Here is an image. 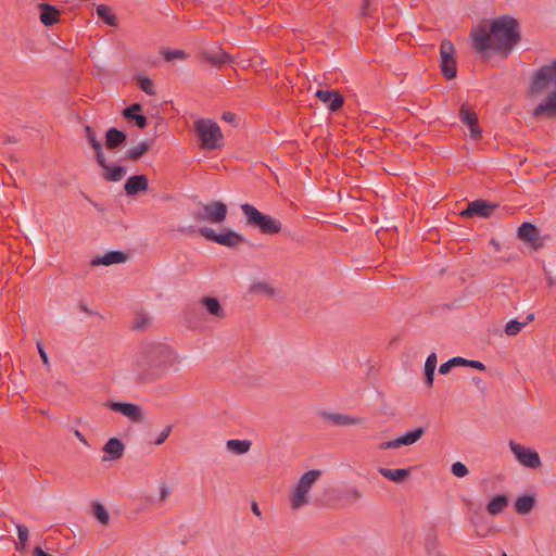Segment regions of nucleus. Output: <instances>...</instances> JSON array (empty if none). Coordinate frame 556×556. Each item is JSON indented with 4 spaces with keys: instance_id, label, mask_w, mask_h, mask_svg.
I'll use <instances>...</instances> for the list:
<instances>
[{
    "instance_id": "nucleus-1",
    "label": "nucleus",
    "mask_w": 556,
    "mask_h": 556,
    "mask_svg": "<svg viewBox=\"0 0 556 556\" xmlns=\"http://www.w3.org/2000/svg\"><path fill=\"white\" fill-rule=\"evenodd\" d=\"M471 47L481 56L488 58L490 52L507 58L521 39L519 22L503 15L486 23H480L470 31Z\"/></svg>"
},
{
    "instance_id": "nucleus-2",
    "label": "nucleus",
    "mask_w": 556,
    "mask_h": 556,
    "mask_svg": "<svg viewBox=\"0 0 556 556\" xmlns=\"http://www.w3.org/2000/svg\"><path fill=\"white\" fill-rule=\"evenodd\" d=\"M175 362L176 356L167 346L161 344L144 346L135 363L137 381L149 383L161 379Z\"/></svg>"
},
{
    "instance_id": "nucleus-3",
    "label": "nucleus",
    "mask_w": 556,
    "mask_h": 556,
    "mask_svg": "<svg viewBox=\"0 0 556 556\" xmlns=\"http://www.w3.org/2000/svg\"><path fill=\"white\" fill-rule=\"evenodd\" d=\"M248 226L257 228L262 233L275 235L281 230L279 219L258 211L254 205L244 203L240 206Z\"/></svg>"
},
{
    "instance_id": "nucleus-4",
    "label": "nucleus",
    "mask_w": 556,
    "mask_h": 556,
    "mask_svg": "<svg viewBox=\"0 0 556 556\" xmlns=\"http://www.w3.org/2000/svg\"><path fill=\"white\" fill-rule=\"evenodd\" d=\"M198 138L206 150H215L224 144L219 126L212 119H199L194 124Z\"/></svg>"
},
{
    "instance_id": "nucleus-5",
    "label": "nucleus",
    "mask_w": 556,
    "mask_h": 556,
    "mask_svg": "<svg viewBox=\"0 0 556 556\" xmlns=\"http://www.w3.org/2000/svg\"><path fill=\"white\" fill-rule=\"evenodd\" d=\"M321 471L318 469H313L306 471L299 480L296 486L291 493L290 501L291 507L293 509H298L306 504H308V492L312 485L320 478Z\"/></svg>"
},
{
    "instance_id": "nucleus-6",
    "label": "nucleus",
    "mask_w": 556,
    "mask_h": 556,
    "mask_svg": "<svg viewBox=\"0 0 556 556\" xmlns=\"http://www.w3.org/2000/svg\"><path fill=\"white\" fill-rule=\"evenodd\" d=\"M551 86L556 89V59L541 66L533 75L529 91L531 94H540Z\"/></svg>"
},
{
    "instance_id": "nucleus-7",
    "label": "nucleus",
    "mask_w": 556,
    "mask_h": 556,
    "mask_svg": "<svg viewBox=\"0 0 556 556\" xmlns=\"http://www.w3.org/2000/svg\"><path fill=\"white\" fill-rule=\"evenodd\" d=\"M227 205L222 201H211L203 204L193 213V219L197 222H207L212 224H220L227 217Z\"/></svg>"
},
{
    "instance_id": "nucleus-8",
    "label": "nucleus",
    "mask_w": 556,
    "mask_h": 556,
    "mask_svg": "<svg viewBox=\"0 0 556 556\" xmlns=\"http://www.w3.org/2000/svg\"><path fill=\"white\" fill-rule=\"evenodd\" d=\"M199 233L206 240L216 242L227 248H236L245 241L242 235L229 229L224 233H216L213 228L203 227L199 229Z\"/></svg>"
},
{
    "instance_id": "nucleus-9",
    "label": "nucleus",
    "mask_w": 556,
    "mask_h": 556,
    "mask_svg": "<svg viewBox=\"0 0 556 556\" xmlns=\"http://www.w3.org/2000/svg\"><path fill=\"white\" fill-rule=\"evenodd\" d=\"M509 447L516 459L525 467L538 469L542 466L540 455L535 450L523 446L513 440L509 441Z\"/></svg>"
},
{
    "instance_id": "nucleus-10",
    "label": "nucleus",
    "mask_w": 556,
    "mask_h": 556,
    "mask_svg": "<svg viewBox=\"0 0 556 556\" xmlns=\"http://www.w3.org/2000/svg\"><path fill=\"white\" fill-rule=\"evenodd\" d=\"M497 207V203H491L486 200L479 199L469 202L467 207L460 212V216L464 218H471L473 216L489 218Z\"/></svg>"
},
{
    "instance_id": "nucleus-11",
    "label": "nucleus",
    "mask_w": 556,
    "mask_h": 556,
    "mask_svg": "<svg viewBox=\"0 0 556 556\" xmlns=\"http://www.w3.org/2000/svg\"><path fill=\"white\" fill-rule=\"evenodd\" d=\"M104 406L113 412L119 413L132 422H140L143 420L142 409L139 405L128 402H114L108 401Z\"/></svg>"
},
{
    "instance_id": "nucleus-12",
    "label": "nucleus",
    "mask_w": 556,
    "mask_h": 556,
    "mask_svg": "<svg viewBox=\"0 0 556 556\" xmlns=\"http://www.w3.org/2000/svg\"><path fill=\"white\" fill-rule=\"evenodd\" d=\"M517 237L521 241L529 243L534 250H538L543 245V242L540 239L539 229L531 223H522L517 229Z\"/></svg>"
},
{
    "instance_id": "nucleus-13",
    "label": "nucleus",
    "mask_w": 556,
    "mask_h": 556,
    "mask_svg": "<svg viewBox=\"0 0 556 556\" xmlns=\"http://www.w3.org/2000/svg\"><path fill=\"white\" fill-rule=\"evenodd\" d=\"M459 119L463 124H466L469 127L470 136L472 139H478L481 137L478 116L467 103H463L459 109Z\"/></svg>"
},
{
    "instance_id": "nucleus-14",
    "label": "nucleus",
    "mask_w": 556,
    "mask_h": 556,
    "mask_svg": "<svg viewBox=\"0 0 556 556\" xmlns=\"http://www.w3.org/2000/svg\"><path fill=\"white\" fill-rule=\"evenodd\" d=\"M532 115L535 118L541 116L549 119L556 118V89L551 91L545 100L534 108Z\"/></svg>"
},
{
    "instance_id": "nucleus-15",
    "label": "nucleus",
    "mask_w": 556,
    "mask_h": 556,
    "mask_svg": "<svg viewBox=\"0 0 556 556\" xmlns=\"http://www.w3.org/2000/svg\"><path fill=\"white\" fill-rule=\"evenodd\" d=\"M321 417L325 420L330 421L332 425L340 427L356 426L364 422V419L362 417L339 413L323 412Z\"/></svg>"
},
{
    "instance_id": "nucleus-16",
    "label": "nucleus",
    "mask_w": 556,
    "mask_h": 556,
    "mask_svg": "<svg viewBox=\"0 0 556 556\" xmlns=\"http://www.w3.org/2000/svg\"><path fill=\"white\" fill-rule=\"evenodd\" d=\"M148 187V177L143 174H140L130 176L124 185V190L127 195L134 197L140 192L147 191Z\"/></svg>"
},
{
    "instance_id": "nucleus-17",
    "label": "nucleus",
    "mask_w": 556,
    "mask_h": 556,
    "mask_svg": "<svg viewBox=\"0 0 556 556\" xmlns=\"http://www.w3.org/2000/svg\"><path fill=\"white\" fill-rule=\"evenodd\" d=\"M141 111L142 106L140 103H132L123 110L122 115L127 121H134L139 129H146L148 126V119Z\"/></svg>"
},
{
    "instance_id": "nucleus-18",
    "label": "nucleus",
    "mask_w": 556,
    "mask_h": 556,
    "mask_svg": "<svg viewBox=\"0 0 556 556\" xmlns=\"http://www.w3.org/2000/svg\"><path fill=\"white\" fill-rule=\"evenodd\" d=\"M316 96L332 112L338 111L344 102L343 97L334 90H318Z\"/></svg>"
},
{
    "instance_id": "nucleus-19",
    "label": "nucleus",
    "mask_w": 556,
    "mask_h": 556,
    "mask_svg": "<svg viewBox=\"0 0 556 556\" xmlns=\"http://www.w3.org/2000/svg\"><path fill=\"white\" fill-rule=\"evenodd\" d=\"M201 58L203 61L217 68H220L224 64L231 61V56L222 49H217L216 51L205 50L201 53Z\"/></svg>"
},
{
    "instance_id": "nucleus-20",
    "label": "nucleus",
    "mask_w": 556,
    "mask_h": 556,
    "mask_svg": "<svg viewBox=\"0 0 556 556\" xmlns=\"http://www.w3.org/2000/svg\"><path fill=\"white\" fill-rule=\"evenodd\" d=\"M127 260V255L122 251H110L106 252L103 256H97L91 260L92 266H109L113 264L124 263Z\"/></svg>"
},
{
    "instance_id": "nucleus-21",
    "label": "nucleus",
    "mask_w": 556,
    "mask_h": 556,
    "mask_svg": "<svg viewBox=\"0 0 556 556\" xmlns=\"http://www.w3.org/2000/svg\"><path fill=\"white\" fill-rule=\"evenodd\" d=\"M127 139V136L124 131L112 127L105 132V147L109 150H115L122 147Z\"/></svg>"
},
{
    "instance_id": "nucleus-22",
    "label": "nucleus",
    "mask_w": 556,
    "mask_h": 556,
    "mask_svg": "<svg viewBox=\"0 0 556 556\" xmlns=\"http://www.w3.org/2000/svg\"><path fill=\"white\" fill-rule=\"evenodd\" d=\"M40 9V21L46 26H52L59 21L60 11L48 3L39 4Z\"/></svg>"
},
{
    "instance_id": "nucleus-23",
    "label": "nucleus",
    "mask_w": 556,
    "mask_h": 556,
    "mask_svg": "<svg viewBox=\"0 0 556 556\" xmlns=\"http://www.w3.org/2000/svg\"><path fill=\"white\" fill-rule=\"evenodd\" d=\"M86 138L90 146L96 150V160L99 166H104V154L102 152V143L97 139L93 128L89 125L85 126Z\"/></svg>"
},
{
    "instance_id": "nucleus-24",
    "label": "nucleus",
    "mask_w": 556,
    "mask_h": 556,
    "mask_svg": "<svg viewBox=\"0 0 556 556\" xmlns=\"http://www.w3.org/2000/svg\"><path fill=\"white\" fill-rule=\"evenodd\" d=\"M125 445L117 438H111L103 446V452L109 454L111 460L119 459L124 455Z\"/></svg>"
},
{
    "instance_id": "nucleus-25",
    "label": "nucleus",
    "mask_w": 556,
    "mask_h": 556,
    "mask_svg": "<svg viewBox=\"0 0 556 556\" xmlns=\"http://www.w3.org/2000/svg\"><path fill=\"white\" fill-rule=\"evenodd\" d=\"M378 471L382 477H384L393 482H396V483H402L410 475V469H408V468L407 469H404V468L389 469V468H384V467H379Z\"/></svg>"
},
{
    "instance_id": "nucleus-26",
    "label": "nucleus",
    "mask_w": 556,
    "mask_h": 556,
    "mask_svg": "<svg viewBox=\"0 0 556 556\" xmlns=\"http://www.w3.org/2000/svg\"><path fill=\"white\" fill-rule=\"evenodd\" d=\"M105 173L103 174V179H105L106 181H113V182H117L119 180H122L124 178V176L126 175V167L122 166V165H115V166H110L106 162V159L104 157V166H101Z\"/></svg>"
},
{
    "instance_id": "nucleus-27",
    "label": "nucleus",
    "mask_w": 556,
    "mask_h": 556,
    "mask_svg": "<svg viewBox=\"0 0 556 556\" xmlns=\"http://www.w3.org/2000/svg\"><path fill=\"white\" fill-rule=\"evenodd\" d=\"M200 302L208 314L218 318H224L226 316L223 306L216 298L203 296Z\"/></svg>"
},
{
    "instance_id": "nucleus-28",
    "label": "nucleus",
    "mask_w": 556,
    "mask_h": 556,
    "mask_svg": "<svg viewBox=\"0 0 556 556\" xmlns=\"http://www.w3.org/2000/svg\"><path fill=\"white\" fill-rule=\"evenodd\" d=\"M508 505L506 495L500 494L494 496L486 505V510L490 515L495 516L502 513Z\"/></svg>"
},
{
    "instance_id": "nucleus-29",
    "label": "nucleus",
    "mask_w": 556,
    "mask_h": 556,
    "mask_svg": "<svg viewBox=\"0 0 556 556\" xmlns=\"http://www.w3.org/2000/svg\"><path fill=\"white\" fill-rule=\"evenodd\" d=\"M251 446H252V442L250 440L231 439V440H228L226 443L227 450L237 455H242V454L248 453L250 451Z\"/></svg>"
},
{
    "instance_id": "nucleus-30",
    "label": "nucleus",
    "mask_w": 556,
    "mask_h": 556,
    "mask_svg": "<svg viewBox=\"0 0 556 556\" xmlns=\"http://www.w3.org/2000/svg\"><path fill=\"white\" fill-rule=\"evenodd\" d=\"M535 501L534 497L531 495H522L519 496L515 503L514 507L515 510L520 515H527L529 514L533 507H534Z\"/></svg>"
},
{
    "instance_id": "nucleus-31",
    "label": "nucleus",
    "mask_w": 556,
    "mask_h": 556,
    "mask_svg": "<svg viewBox=\"0 0 556 556\" xmlns=\"http://www.w3.org/2000/svg\"><path fill=\"white\" fill-rule=\"evenodd\" d=\"M437 354L431 353L428 355L426 363H425V381L428 387H432L433 384V378H434V371L437 367Z\"/></svg>"
},
{
    "instance_id": "nucleus-32",
    "label": "nucleus",
    "mask_w": 556,
    "mask_h": 556,
    "mask_svg": "<svg viewBox=\"0 0 556 556\" xmlns=\"http://www.w3.org/2000/svg\"><path fill=\"white\" fill-rule=\"evenodd\" d=\"M150 150V142L142 141L138 146L130 148L126 151L125 157L129 161L136 162L141 159Z\"/></svg>"
},
{
    "instance_id": "nucleus-33",
    "label": "nucleus",
    "mask_w": 556,
    "mask_h": 556,
    "mask_svg": "<svg viewBox=\"0 0 556 556\" xmlns=\"http://www.w3.org/2000/svg\"><path fill=\"white\" fill-rule=\"evenodd\" d=\"M425 432H426V429L422 427L416 428L412 431L406 432L405 434L399 437L400 445L401 446L402 445H412V444L416 443L418 440H420L422 438Z\"/></svg>"
},
{
    "instance_id": "nucleus-34",
    "label": "nucleus",
    "mask_w": 556,
    "mask_h": 556,
    "mask_svg": "<svg viewBox=\"0 0 556 556\" xmlns=\"http://www.w3.org/2000/svg\"><path fill=\"white\" fill-rule=\"evenodd\" d=\"M97 14L98 16L103 20L108 25L110 26H117V17L116 15L112 12V10L110 9V7L105 5V4H99L97 7Z\"/></svg>"
},
{
    "instance_id": "nucleus-35",
    "label": "nucleus",
    "mask_w": 556,
    "mask_h": 556,
    "mask_svg": "<svg viewBox=\"0 0 556 556\" xmlns=\"http://www.w3.org/2000/svg\"><path fill=\"white\" fill-rule=\"evenodd\" d=\"M455 54V48L454 45L450 40H443L440 45V56L441 61L440 64H443L454 58Z\"/></svg>"
},
{
    "instance_id": "nucleus-36",
    "label": "nucleus",
    "mask_w": 556,
    "mask_h": 556,
    "mask_svg": "<svg viewBox=\"0 0 556 556\" xmlns=\"http://www.w3.org/2000/svg\"><path fill=\"white\" fill-rule=\"evenodd\" d=\"M92 514L99 520L100 523H102V525L109 523L110 515H109L108 510L105 509V507L101 503L94 502L92 504Z\"/></svg>"
},
{
    "instance_id": "nucleus-37",
    "label": "nucleus",
    "mask_w": 556,
    "mask_h": 556,
    "mask_svg": "<svg viewBox=\"0 0 556 556\" xmlns=\"http://www.w3.org/2000/svg\"><path fill=\"white\" fill-rule=\"evenodd\" d=\"M440 66H441V72L446 79H453L456 77L457 66H456L455 58L447 61L446 65H445V63H443V64H440Z\"/></svg>"
},
{
    "instance_id": "nucleus-38",
    "label": "nucleus",
    "mask_w": 556,
    "mask_h": 556,
    "mask_svg": "<svg viewBox=\"0 0 556 556\" xmlns=\"http://www.w3.org/2000/svg\"><path fill=\"white\" fill-rule=\"evenodd\" d=\"M526 326L527 321L509 320L505 326V333L511 337L517 336Z\"/></svg>"
},
{
    "instance_id": "nucleus-39",
    "label": "nucleus",
    "mask_w": 556,
    "mask_h": 556,
    "mask_svg": "<svg viewBox=\"0 0 556 556\" xmlns=\"http://www.w3.org/2000/svg\"><path fill=\"white\" fill-rule=\"evenodd\" d=\"M138 85L140 89L149 96L155 94V90L153 88V81L144 76H138Z\"/></svg>"
},
{
    "instance_id": "nucleus-40",
    "label": "nucleus",
    "mask_w": 556,
    "mask_h": 556,
    "mask_svg": "<svg viewBox=\"0 0 556 556\" xmlns=\"http://www.w3.org/2000/svg\"><path fill=\"white\" fill-rule=\"evenodd\" d=\"M250 291L254 292V293L263 292V293L267 294L268 296H273L275 294L274 288L266 282L253 283L250 287Z\"/></svg>"
},
{
    "instance_id": "nucleus-41",
    "label": "nucleus",
    "mask_w": 556,
    "mask_h": 556,
    "mask_svg": "<svg viewBox=\"0 0 556 556\" xmlns=\"http://www.w3.org/2000/svg\"><path fill=\"white\" fill-rule=\"evenodd\" d=\"M16 529H17V535H18V541H20V546H16V548L18 549L20 547L23 548L25 546V544L27 543L28 536H29V531L26 526L20 525V523L16 525Z\"/></svg>"
},
{
    "instance_id": "nucleus-42",
    "label": "nucleus",
    "mask_w": 556,
    "mask_h": 556,
    "mask_svg": "<svg viewBox=\"0 0 556 556\" xmlns=\"http://www.w3.org/2000/svg\"><path fill=\"white\" fill-rule=\"evenodd\" d=\"M451 471L454 476L463 478L468 475V468L462 462H456L452 465Z\"/></svg>"
},
{
    "instance_id": "nucleus-43",
    "label": "nucleus",
    "mask_w": 556,
    "mask_h": 556,
    "mask_svg": "<svg viewBox=\"0 0 556 556\" xmlns=\"http://www.w3.org/2000/svg\"><path fill=\"white\" fill-rule=\"evenodd\" d=\"M163 56L166 61H173L176 59H185L186 53L184 50H166L163 52Z\"/></svg>"
},
{
    "instance_id": "nucleus-44",
    "label": "nucleus",
    "mask_w": 556,
    "mask_h": 556,
    "mask_svg": "<svg viewBox=\"0 0 556 556\" xmlns=\"http://www.w3.org/2000/svg\"><path fill=\"white\" fill-rule=\"evenodd\" d=\"M172 429H173V427L170 425L166 426L163 429V431L161 432V434L157 437V439L154 441V444H156V445L163 444L166 441V439L169 437Z\"/></svg>"
},
{
    "instance_id": "nucleus-45",
    "label": "nucleus",
    "mask_w": 556,
    "mask_h": 556,
    "mask_svg": "<svg viewBox=\"0 0 556 556\" xmlns=\"http://www.w3.org/2000/svg\"><path fill=\"white\" fill-rule=\"evenodd\" d=\"M363 494L357 489H350L346 491V500L355 503L361 500Z\"/></svg>"
},
{
    "instance_id": "nucleus-46",
    "label": "nucleus",
    "mask_w": 556,
    "mask_h": 556,
    "mask_svg": "<svg viewBox=\"0 0 556 556\" xmlns=\"http://www.w3.org/2000/svg\"><path fill=\"white\" fill-rule=\"evenodd\" d=\"M399 447H401L400 442H399V438H396L394 440L382 442L379 445L380 450L399 448Z\"/></svg>"
},
{
    "instance_id": "nucleus-47",
    "label": "nucleus",
    "mask_w": 556,
    "mask_h": 556,
    "mask_svg": "<svg viewBox=\"0 0 556 556\" xmlns=\"http://www.w3.org/2000/svg\"><path fill=\"white\" fill-rule=\"evenodd\" d=\"M371 14V3L370 0H363V4L359 10L361 16H370Z\"/></svg>"
},
{
    "instance_id": "nucleus-48",
    "label": "nucleus",
    "mask_w": 556,
    "mask_h": 556,
    "mask_svg": "<svg viewBox=\"0 0 556 556\" xmlns=\"http://www.w3.org/2000/svg\"><path fill=\"white\" fill-rule=\"evenodd\" d=\"M169 494H170V490L168 489V486H167V485H165V484H162V485L160 486V497H159V502H160V503L165 502V501L167 500V497L169 496Z\"/></svg>"
},
{
    "instance_id": "nucleus-49",
    "label": "nucleus",
    "mask_w": 556,
    "mask_h": 556,
    "mask_svg": "<svg viewBox=\"0 0 556 556\" xmlns=\"http://www.w3.org/2000/svg\"><path fill=\"white\" fill-rule=\"evenodd\" d=\"M454 367L453 363L451 362V359H448L447 362L443 363L440 365L439 367V372L441 375H446L451 371V369Z\"/></svg>"
},
{
    "instance_id": "nucleus-50",
    "label": "nucleus",
    "mask_w": 556,
    "mask_h": 556,
    "mask_svg": "<svg viewBox=\"0 0 556 556\" xmlns=\"http://www.w3.org/2000/svg\"><path fill=\"white\" fill-rule=\"evenodd\" d=\"M222 119L229 124H235L237 121V115L232 112H224Z\"/></svg>"
},
{
    "instance_id": "nucleus-51",
    "label": "nucleus",
    "mask_w": 556,
    "mask_h": 556,
    "mask_svg": "<svg viewBox=\"0 0 556 556\" xmlns=\"http://www.w3.org/2000/svg\"><path fill=\"white\" fill-rule=\"evenodd\" d=\"M37 349H38V353L43 362V364L48 365L49 364V358H48V355L42 346V344L40 342L37 343Z\"/></svg>"
},
{
    "instance_id": "nucleus-52",
    "label": "nucleus",
    "mask_w": 556,
    "mask_h": 556,
    "mask_svg": "<svg viewBox=\"0 0 556 556\" xmlns=\"http://www.w3.org/2000/svg\"><path fill=\"white\" fill-rule=\"evenodd\" d=\"M466 366L471 367V368H476V369H479V370H484L485 369L484 364L479 362V361H470V359H468V363L466 364Z\"/></svg>"
},
{
    "instance_id": "nucleus-53",
    "label": "nucleus",
    "mask_w": 556,
    "mask_h": 556,
    "mask_svg": "<svg viewBox=\"0 0 556 556\" xmlns=\"http://www.w3.org/2000/svg\"><path fill=\"white\" fill-rule=\"evenodd\" d=\"M451 362L453 363L454 367L466 366V364L468 363V359L460 357V356H456V357L451 358Z\"/></svg>"
},
{
    "instance_id": "nucleus-54",
    "label": "nucleus",
    "mask_w": 556,
    "mask_h": 556,
    "mask_svg": "<svg viewBox=\"0 0 556 556\" xmlns=\"http://www.w3.org/2000/svg\"><path fill=\"white\" fill-rule=\"evenodd\" d=\"M146 323H147V318L143 316H139L136 320L135 328L141 329L146 326Z\"/></svg>"
},
{
    "instance_id": "nucleus-55",
    "label": "nucleus",
    "mask_w": 556,
    "mask_h": 556,
    "mask_svg": "<svg viewBox=\"0 0 556 556\" xmlns=\"http://www.w3.org/2000/svg\"><path fill=\"white\" fill-rule=\"evenodd\" d=\"M437 541L435 539L428 540L426 543V549L430 554L432 549L435 548Z\"/></svg>"
},
{
    "instance_id": "nucleus-56",
    "label": "nucleus",
    "mask_w": 556,
    "mask_h": 556,
    "mask_svg": "<svg viewBox=\"0 0 556 556\" xmlns=\"http://www.w3.org/2000/svg\"><path fill=\"white\" fill-rule=\"evenodd\" d=\"M34 556H54V555L42 551L41 547H39V546H36L34 548Z\"/></svg>"
},
{
    "instance_id": "nucleus-57",
    "label": "nucleus",
    "mask_w": 556,
    "mask_h": 556,
    "mask_svg": "<svg viewBox=\"0 0 556 556\" xmlns=\"http://www.w3.org/2000/svg\"><path fill=\"white\" fill-rule=\"evenodd\" d=\"M74 434L75 437L81 442L84 443L85 445H88V441L86 439V437L79 431V430H74Z\"/></svg>"
},
{
    "instance_id": "nucleus-58",
    "label": "nucleus",
    "mask_w": 556,
    "mask_h": 556,
    "mask_svg": "<svg viewBox=\"0 0 556 556\" xmlns=\"http://www.w3.org/2000/svg\"><path fill=\"white\" fill-rule=\"evenodd\" d=\"M78 308L83 312V313H86V314H94L91 309L88 308L87 304L85 302H79L78 304Z\"/></svg>"
},
{
    "instance_id": "nucleus-59",
    "label": "nucleus",
    "mask_w": 556,
    "mask_h": 556,
    "mask_svg": "<svg viewBox=\"0 0 556 556\" xmlns=\"http://www.w3.org/2000/svg\"><path fill=\"white\" fill-rule=\"evenodd\" d=\"M251 508H252L253 514H255L256 516H261V510H260L258 505H257L256 502L252 503Z\"/></svg>"
},
{
    "instance_id": "nucleus-60",
    "label": "nucleus",
    "mask_w": 556,
    "mask_h": 556,
    "mask_svg": "<svg viewBox=\"0 0 556 556\" xmlns=\"http://www.w3.org/2000/svg\"><path fill=\"white\" fill-rule=\"evenodd\" d=\"M12 142H16L15 139H12L11 137L9 136H5L4 140H3V143H12Z\"/></svg>"
},
{
    "instance_id": "nucleus-61",
    "label": "nucleus",
    "mask_w": 556,
    "mask_h": 556,
    "mask_svg": "<svg viewBox=\"0 0 556 556\" xmlns=\"http://www.w3.org/2000/svg\"><path fill=\"white\" fill-rule=\"evenodd\" d=\"M534 319V314H529L526 318L527 325Z\"/></svg>"
},
{
    "instance_id": "nucleus-62",
    "label": "nucleus",
    "mask_w": 556,
    "mask_h": 556,
    "mask_svg": "<svg viewBox=\"0 0 556 556\" xmlns=\"http://www.w3.org/2000/svg\"><path fill=\"white\" fill-rule=\"evenodd\" d=\"M91 204L99 211H102V208L100 207V205L98 203H94V202H91Z\"/></svg>"
},
{
    "instance_id": "nucleus-63",
    "label": "nucleus",
    "mask_w": 556,
    "mask_h": 556,
    "mask_svg": "<svg viewBox=\"0 0 556 556\" xmlns=\"http://www.w3.org/2000/svg\"><path fill=\"white\" fill-rule=\"evenodd\" d=\"M502 556H507V554H506V553H503V554H502Z\"/></svg>"
}]
</instances>
